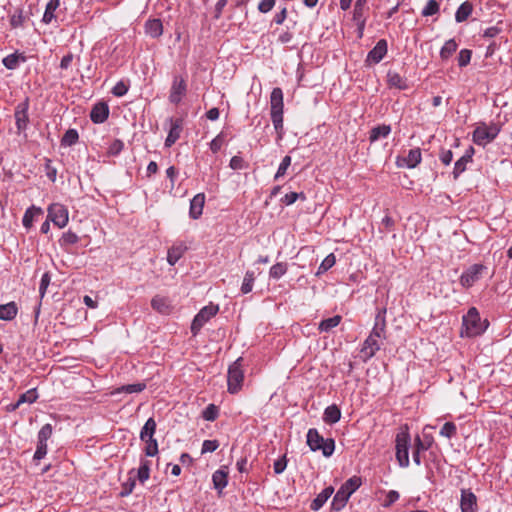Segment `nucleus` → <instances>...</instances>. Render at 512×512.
<instances>
[{
  "label": "nucleus",
  "instance_id": "obj_19",
  "mask_svg": "<svg viewBox=\"0 0 512 512\" xmlns=\"http://www.w3.org/2000/svg\"><path fill=\"white\" fill-rule=\"evenodd\" d=\"M366 3L367 0H356L354 6L353 20L356 22L360 32H362L365 26L364 7Z\"/></svg>",
  "mask_w": 512,
  "mask_h": 512
},
{
  "label": "nucleus",
  "instance_id": "obj_17",
  "mask_svg": "<svg viewBox=\"0 0 512 512\" xmlns=\"http://www.w3.org/2000/svg\"><path fill=\"white\" fill-rule=\"evenodd\" d=\"M205 204V195L204 193L196 194L190 202L189 215L193 219H198L203 212Z\"/></svg>",
  "mask_w": 512,
  "mask_h": 512
},
{
  "label": "nucleus",
  "instance_id": "obj_45",
  "mask_svg": "<svg viewBox=\"0 0 512 512\" xmlns=\"http://www.w3.org/2000/svg\"><path fill=\"white\" fill-rule=\"evenodd\" d=\"M254 280H255L254 272L253 271H247L245 273V276H244V279H243V283H242V286H241V292L243 294H247V293L252 291Z\"/></svg>",
  "mask_w": 512,
  "mask_h": 512
},
{
  "label": "nucleus",
  "instance_id": "obj_43",
  "mask_svg": "<svg viewBox=\"0 0 512 512\" xmlns=\"http://www.w3.org/2000/svg\"><path fill=\"white\" fill-rule=\"evenodd\" d=\"M219 416V408L215 404H209L202 411V418L206 421H215Z\"/></svg>",
  "mask_w": 512,
  "mask_h": 512
},
{
  "label": "nucleus",
  "instance_id": "obj_64",
  "mask_svg": "<svg viewBox=\"0 0 512 512\" xmlns=\"http://www.w3.org/2000/svg\"><path fill=\"white\" fill-rule=\"evenodd\" d=\"M287 466L286 457L283 456L274 462L273 468L276 474H281Z\"/></svg>",
  "mask_w": 512,
  "mask_h": 512
},
{
  "label": "nucleus",
  "instance_id": "obj_6",
  "mask_svg": "<svg viewBox=\"0 0 512 512\" xmlns=\"http://www.w3.org/2000/svg\"><path fill=\"white\" fill-rule=\"evenodd\" d=\"M219 311L218 305H207L203 307L194 317L191 324V332L196 335L201 328Z\"/></svg>",
  "mask_w": 512,
  "mask_h": 512
},
{
  "label": "nucleus",
  "instance_id": "obj_52",
  "mask_svg": "<svg viewBox=\"0 0 512 512\" xmlns=\"http://www.w3.org/2000/svg\"><path fill=\"white\" fill-rule=\"evenodd\" d=\"M52 431H53V428H52L51 424H45L44 426H42V428L38 432V437H37L38 441L47 443V440L52 435Z\"/></svg>",
  "mask_w": 512,
  "mask_h": 512
},
{
  "label": "nucleus",
  "instance_id": "obj_59",
  "mask_svg": "<svg viewBox=\"0 0 512 512\" xmlns=\"http://www.w3.org/2000/svg\"><path fill=\"white\" fill-rule=\"evenodd\" d=\"M219 447V442L217 440H204L202 444L201 453L205 454L208 452H214Z\"/></svg>",
  "mask_w": 512,
  "mask_h": 512
},
{
  "label": "nucleus",
  "instance_id": "obj_58",
  "mask_svg": "<svg viewBox=\"0 0 512 512\" xmlns=\"http://www.w3.org/2000/svg\"><path fill=\"white\" fill-rule=\"evenodd\" d=\"M50 281H51L50 274L48 272H45L41 277L40 286H39V293H40L41 298L44 297L46 290L50 284Z\"/></svg>",
  "mask_w": 512,
  "mask_h": 512
},
{
  "label": "nucleus",
  "instance_id": "obj_23",
  "mask_svg": "<svg viewBox=\"0 0 512 512\" xmlns=\"http://www.w3.org/2000/svg\"><path fill=\"white\" fill-rule=\"evenodd\" d=\"M243 378H244L243 371H242L238 361H236L234 364H232L229 367L228 384H241L243 381Z\"/></svg>",
  "mask_w": 512,
  "mask_h": 512
},
{
  "label": "nucleus",
  "instance_id": "obj_10",
  "mask_svg": "<svg viewBox=\"0 0 512 512\" xmlns=\"http://www.w3.org/2000/svg\"><path fill=\"white\" fill-rule=\"evenodd\" d=\"M460 509L461 512H477V497L470 489H461Z\"/></svg>",
  "mask_w": 512,
  "mask_h": 512
},
{
  "label": "nucleus",
  "instance_id": "obj_15",
  "mask_svg": "<svg viewBox=\"0 0 512 512\" xmlns=\"http://www.w3.org/2000/svg\"><path fill=\"white\" fill-rule=\"evenodd\" d=\"M385 314L386 309H381L378 311L375 317V324L374 327L369 335L375 337L384 339L385 338V328H386V321H385Z\"/></svg>",
  "mask_w": 512,
  "mask_h": 512
},
{
  "label": "nucleus",
  "instance_id": "obj_31",
  "mask_svg": "<svg viewBox=\"0 0 512 512\" xmlns=\"http://www.w3.org/2000/svg\"><path fill=\"white\" fill-rule=\"evenodd\" d=\"M473 11L472 4L468 1L463 2L457 9L455 13V20L458 23L464 22L468 19Z\"/></svg>",
  "mask_w": 512,
  "mask_h": 512
},
{
  "label": "nucleus",
  "instance_id": "obj_48",
  "mask_svg": "<svg viewBox=\"0 0 512 512\" xmlns=\"http://www.w3.org/2000/svg\"><path fill=\"white\" fill-rule=\"evenodd\" d=\"M78 240H79V237L76 233L67 231L62 235L59 242H60L61 246H66V245L76 244L78 242Z\"/></svg>",
  "mask_w": 512,
  "mask_h": 512
},
{
  "label": "nucleus",
  "instance_id": "obj_12",
  "mask_svg": "<svg viewBox=\"0 0 512 512\" xmlns=\"http://www.w3.org/2000/svg\"><path fill=\"white\" fill-rule=\"evenodd\" d=\"M381 340L379 338H375L371 335L367 337V339L364 341L361 354L364 359H370L372 358L377 351L381 348Z\"/></svg>",
  "mask_w": 512,
  "mask_h": 512
},
{
  "label": "nucleus",
  "instance_id": "obj_61",
  "mask_svg": "<svg viewBox=\"0 0 512 512\" xmlns=\"http://www.w3.org/2000/svg\"><path fill=\"white\" fill-rule=\"evenodd\" d=\"M47 454V443L37 442V448L34 453V460H41Z\"/></svg>",
  "mask_w": 512,
  "mask_h": 512
},
{
  "label": "nucleus",
  "instance_id": "obj_49",
  "mask_svg": "<svg viewBox=\"0 0 512 512\" xmlns=\"http://www.w3.org/2000/svg\"><path fill=\"white\" fill-rule=\"evenodd\" d=\"M146 443L144 452L146 456L153 457L158 453V443L155 438L144 441Z\"/></svg>",
  "mask_w": 512,
  "mask_h": 512
},
{
  "label": "nucleus",
  "instance_id": "obj_54",
  "mask_svg": "<svg viewBox=\"0 0 512 512\" xmlns=\"http://www.w3.org/2000/svg\"><path fill=\"white\" fill-rule=\"evenodd\" d=\"M145 386H120L119 388L115 389L114 391L110 392L111 395L118 394V393H139L141 392Z\"/></svg>",
  "mask_w": 512,
  "mask_h": 512
},
{
  "label": "nucleus",
  "instance_id": "obj_2",
  "mask_svg": "<svg viewBox=\"0 0 512 512\" xmlns=\"http://www.w3.org/2000/svg\"><path fill=\"white\" fill-rule=\"evenodd\" d=\"M361 478L353 476L349 478L336 492L332 500V509L340 511L345 507L350 496L360 487Z\"/></svg>",
  "mask_w": 512,
  "mask_h": 512
},
{
  "label": "nucleus",
  "instance_id": "obj_60",
  "mask_svg": "<svg viewBox=\"0 0 512 512\" xmlns=\"http://www.w3.org/2000/svg\"><path fill=\"white\" fill-rule=\"evenodd\" d=\"M224 143L223 133L218 134L211 142L210 149L213 153H217Z\"/></svg>",
  "mask_w": 512,
  "mask_h": 512
},
{
  "label": "nucleus",
  "instance_id": "obj_13",
  "mask_svg": "<svg viewBox=\"0 0 512 512\" xmlns=\"http://www.w3.org/2000/svg\"><path fill=\"white\" fill-rule=\"evenodd\" d=\"M28 100L17 105L15 109V122L16 127L19 131H23L27 127L28 123Z\"/></svg>",
  "mask_w": 512,
  "mask_h": 512
},
{
  "label": "nucleus",
  "instance_id": "obj_34",
  "mask_svg": "<svg viewBox=\"0 0 512 512\" xmlns=\"http://www.w3.org/2000/svg\"><path fill=\"white\" fill-rule=\"evenodd\" d=\"M60 0H49L46 5L45 12L42 18V21L45 24L51 23V21L55 18L54 12L59 7Z\"/></svg>",
  "mask_w": 512,
  "mask_h": 512
},
{
  "label": "nucleus",
  "instance_id": "obj_4",
  "mask_svg": "<svg viewBox=\"0 0 512 512\" xmlns=\"http://www.w3.org/2000/svg\"><path fill=\"white\" fill-rule=\"evenodd\" d=\"M307 445L312 451L321 450L325 457H330L335 450L334 439H324L315 428H311L307 432Z\"/></svg>",
  "mask_w": 512,
  "mask_h": 512
},
{
  "label": "nucleus",
  "instance_id": "obj_8",
  "mask_svg": "<svg viewBox=\"0 0 512 512\" xmlns=\"http://www.w3.org/2000/svg\"><path fill=\"white\" fill-rule=\"evenodd\" d=\"M48 219L59 228L67 225L69 220V213L67 208L60 203H53L48 207Z\"/></svg>",
  "mask_w": 512,
  "mask_h": 512
},
{
  "label": "nucleus",
  "instance_id": "obj_7",
  "mask_svg": "<svg viewBox=\"0 0 512 512\" xmlns=\"http://www.w3.org/2000/svg\"><path fill=\"white\" fill-rule=\"evenodd\" d=\"M499 131L500 129L496 125L478 126L473 132V141L477 145L485 146L496 138Z\"/></svg>",
  "mask_w": 512,
  "mask_h": 512
},
{
  "label": "nucleus",
  "instance_id": "obj_35",
  "mask_svg": "<svg viewBox=\"0 0 512 512\" xmlns=\"http://www.w3.org/2000/svg\"><path fill=\"white\" fill-rule=\"evenodd\" d=\"M128 475V480L122 484V490L120 492L121 497H127L135 488L136 476L134 475V469L130 470Z\"/></svg>",
  "mask_w": 512,
  "mask_h": 512
},
{
  "label": "nucleus",
  "instance_id": "obj_32",
  "mask_svg": "<svg viewBox=\"0 0 512 512\" xmlns=\"http://www.w3.org/2000/svg\"><path fill=\"white\" fill-rule=\"evenodd\" d=\"M26 58L22 54L13 53L9 54L3 59V65L10 70L16 69L20 62H25Z\"/></svg>",
  "mask_w": 512,
  "mask_h": 512
},
{
  "label": "nucleus",
  "instance_id": "obj_46",
  "mask_svg": "<svg viewBox=\"0 0 512 512\" xmlns=\"http://www.w3.org/2000/svg\"><path fill=\"white\" fill-rule=\"evenodd\" d=\"M38 398V394H37V391H36V388H33V389H30L28 390L27 392L23 393L20 395L19 399H18V404H23V403H34Z\"/></svg>",
  "mask_w": 512,
  "mask_h": 512
},
{
  "label": "nucleus",
  "instance_id": "obj_25",
  "mask_svg": "<svg viewBox=\"0 0 512 512\" xmlns=\"http://www.w3.org/2000/svg\"><path fill=\"white\" fill-rule=\"evenodd\" d=\"M421 150L420 148H414L409 150L406 157L402 159L407 168H415L421 162Z\"/></svg>",
  "mask_w": 512,
  "mask_h": 512
},
{
  "label": "nucleus",
  "instance_id": "obj_16",
  "mask_svg": "<svg viewBox=\"0 0 512 512\" xmlns=\"http://www.w3.org/2000/svg\"><path fill=\"white\" fill-rule=\"evenodd\" d=\"M109 116V107L104 102L95 104L90 112V118L93 123H103Z\"/></svg>",
  "mask_w": 512,
  "mask_h": 512
},
{
  "label": "nucleus",
  "instance_id": "obj_11",
  "mask_svg": "<svg viewBox=\"0 0 512 512\" xmlns=\"http://www.w3.org/2000/svg\"><path fill=\"white\" fill-rule=\"evenodd\" d=\"M387 53V42L384 39L379 40L374 48L369 51L366 57L367 64L379 63Z\"/></svg>",
  "mask_w": 512,
  "mask_h": 512
},
{
  "label": "nucleus",
  "instance_id": "obj_5",
  "mask_svg": "<svg viewBox=\"0 0 512 512\" xmlns=\"http://www.w3.org/2000/svg\"><path fill=\"white\" fill-rule=\"evenodd\" d=\"M410 434L407 430L401 431L396 435L395 448L396 459L399 465L403 468L409 466V447H410Z\"/></svg>",
  "mask_w": 512,
  "mask_h": 512
},
{
  "label": "nucleus",
  "instance_id": "obj_1",
  "mask_svg": "<svg viewBox=\"0 0 512 512\" xmlns=\"http://www.w3.org/2000/svg\"><path fill=\"white\" fill-rule=\"evenodd\" d=\"M488 320H482L475 307H471L462 317L461 337H476L483 334L488 328Z\"/></svg>",
  "mask_w": 512,
  "mask_h": 512
},
{
  "label": "nucleus",
  "instance_id": "obj_18",
  "mask_svg": "<svg viewBox=\"0 0 512 512\" xmlns=\"http://www.w3.org/2000/svg\"><path fill=\"white\" fill-rule=\"evenodd\" d=\"M152 308L158 313L168 315L172 311L171 301L164 296L156 295L151 301Z\"/></svg>",
  "mask_w": 512,
  "mask_h": 512
},
{
  "label": "nucleus",
  "instance_id": "obj_14",
  "mask_svg": "<svg viewBox=\"0 0 512 512\" xmlns=\"http://www.w3.org/2000/svg\"><path fill=\"white\" fill-rule=\"evenodd\" d=\"M185 93L186 83L184 79L175 77L171 87L169 100L174 104H178L181 101L182 97L185 95Z\"/></svg>",
  "mask_w": 512,
  "mask_h": 512
},
{
  "label": "nucleus",
  "instance_id": "obj_36",
  "mask_svg": "<svg viewBox=\"0 0 512 512\" xmlns=\"http://www.w3.org/2000/svg\"><path fill=\"white\" fill-rule=\"evenodd\" d=\"M458 44L454 39H449L444 43L440 50V57L442 60L449 59L452 54L457 50Z\"/></svg>",
  "mask_w": 512,
  "mask_h": 512
},
{
  "label": "nucleus",
  "instance_id": "obj_37",
  "mask_svg": "<svg viewBox=\"0 0 512 512\" xmlns=\"http://www.w3.org/2000/svg\"><path fill=\"white\" fill-rule=\"evenodd\" d=\"M472 160V156L469 153L463 155L460 159L455 162L453 175L454 178H458L461 173L466 170V165Z\"/></svg>",
  "mask_w": 512,
  "mask_h": 512
},
{
  "label": "nucleus",
  "instance_id": "obj_28",
  "mask_svg": "<svg viewBox=\"0 0 512 512\" xmlns=\"http://www.w3.org/2000/svg\"><path fill=\"white\" fill-rule=\"evenodd\" d=\"M340 418H341V411L337 405L333 404V405L328 406L325 409L324 415H323V420L325 423L334 424V423L338 422L340 420Z\"/></svg>",
  "mask_w": 512,
  "mask_h": 512
},
{
  "label": "nucleus",
  "instance_id": "obj_51",
  "mask_svg": "<svg viewBox=\"0 0 512 512\" xmlns=\"http://www.w3.org/2000/svg\"><path fill=\"white\" fill-rule=\"evenodd\" d=\"M290 165H291V157L287 155L282 159V161L278 167V170L274 176L275 180L283 177L286 174L287 169L289 168Z\"/></svg>",
  "mask_w": 512,
  "mask_h": 512
},
{
  "label": "nucleus",
  "instance_id": "obj_41",
  "mask_svg": "<svg viewBox=\"0 0 512 512\" xmlns=\"http://www.w3.org/2000/svg\"><path fill=\"white\" fill-rule=\"evenodd\" d=\"M287 264L284 262H278L274 264L269 271V277L274 280L280 279L287 272Z\"/></svg>",
  "mask_w": 512,
  "mask_h": 512
},
{
  "label": "nucleus",
  "instance_id": "obj_33",
  "mask_svg": "<svg viewBox=\"0 0 512 512\" xmlns=\"http://www.w3.org/2000/svg\"><path fill=\"white\" fill-rule=\"evenodd\" d=\"M391 132V127L389 125H379L372 128L369 136V140L371 142H375L380 138H386Z\"/></svg>",
  "mask_w": 512,
  "mask_h": 512
},
{
  "label": "nucleus",
  "instance_id": "obj_56",
  "mask_svg": "<svg viewBox=\"0 0 512 512\" xmlns=\"http://www.w3.org/2000/svg\"><path fill=\"white\" fill-rule=\"evenodd\" d=\"M301 198L302 200H305V195L304 193H297V192H290V193H287L283 198H282V202L285 204V205H292L293 203H295L297 201V199Z\"/></svg>",
  "mask_w": 512,
  "mask_h": 512
},
{
  "label": "nucleus",
  "instance_id": "obj_24",
  "mask_svg": "<svg viewBox=\"0 0 512 512\" xmlns=\"http://www.w3.org/2000/svg\"><path fill=\"white\" fill-rule=\"evenodd\" d=\"M214 488L222 491L228 484V472L224 469L216 470L212 475Z\"/></svg>",
  "mask_w": 512,
  "mask_h": 512
},
{
  "label": "nucleus",
  "instance_id": "obj_21",
  "mask_svg": "<svg viewBox=\"0 0 512 512\" xmlns=\"http://www.w3.org/2000/svg\"><path fill=\"white\" fill-rule=\"evenodd\" d=\"M333 492H334L333 487L330 486V487L325 488L311 502V505H310L311 510L318 511L320 508H322L323 505L326 503V501L331 497Z\"/></svg>",
  "mask_w": 512,
  "mask_h": 512
},
{
  "label": "nucleus",
  "instance_id": "obj_47",
  "mask_svg": "<svg viewBox=\"0 0 512 512\" xmlns=\"http://www.w3.org/2000/svg\"><path fill=\"white\" fill-rule=\"evenodd\" d=\"M439 9V3L436 0H429L422 10V15L425 17L435 15Z\"/></svg>",
  "mask_w": 512,
  "mask_h": 512
},
{
  "label": "nucleus",
  "instance_id": "obj_53",
  "mask_svg": "<svg viewBox=\"0 0 512 512\" xmlns=\"http://www.w3.org/2000/svg\"><path fill=\"white\" fill-rule=\"evenodd\" d=\"M24 23L23 12L20 9H17L14 14L10 16V25L13 28L21 27Z\"/></svg>",
  "mask_w": 512,
  "mask_h": 512
},
{
  "label": "nucleus",
  "instance_id": "obj_42",
  "mask_svg": "<svg viewBox=\"0 0 512 512\" xmlns=\"http://www.w3.org/2000/svg\"><path fill=\"white\" fill-rule=\"evenodd\" d=\"M387 77H388V83L390 86L396 87L399 89L406 88L405 81L403 80V78L400 76L399 73L389 71L387 74Z\"/></svg>",
  "mask_w": 512,
  "mask_h": 512
},
{
  "label": "nucleus",
  "instance_id": "obj_38",
  "mask_svg": "<svg viewBox=\"0 0 512 512\" xmlns=\"http://www.w3.org/2000/svg\"><path fill=\"white\" fill-rule=\"evenodd\" d=\"M134 475L141 482L144 483L150 476V462L148 460H141L140 467Z\"/></svg>",
  "mask_w": 512,
  "mask_h": 512
},
{
  "label": "nucleus",
  "instance_id": "obj_30",
  "mask_svg": "<svg viewBox=\"0 0 512 512\" xmlns=\"http://www.w3.org/2000/svg\"><path fill=\"white\" fill-rule=\"evenodd\" d=\"M156 422L155 420L150 417L144 424V426L142 427L141 431H140V439L142 441H145V440H148V439H151V438H154V434H155V431H156Z\"/></svg>",
  "mask_w": 512,
  "mask_h": 512
},
{
  "label": "nucleus",
  "instance_id": "obj_62",
  "mask_svg": "<svg viewBox=\"0 0 512 512\" xmlns=\"http://www.w3.org/2000/svg\"><path fill=\"white\" fill-rule=\"evenodd\" d=\"M128 91V86L123 82L119 81L116 83V85L112 89L113 95L117 97L124 96Z\"/></svg>",
  "mask_w": 512,
  "mask_h": 512
},
{
  "label": "nucleus",
  "instance_id": "obj_26",
  "mask_svg": "<svg viewBox=\"0 0 512 512\" xmlns=\"http://www.w3.org/2000/svg\"><path fill=\"white\" fill-rule=\"evenodd\" d=\"M18 309L15 302L0 305V320L10 321L17 315Z\"/></svg>",
  "mask_w": 512,
  "mask_h": 512
},
{
  "label": "nucleus",
  "instance_id": "obj_29",
  "mask_svg": "<svg viewBox=\"0 0 512 512\" xmlns=\"http://www.w3.org/2000/svg\"><path fill=\"white\" fill-rule=\"evenodd\" d=\"M186 250V247L182 244L180 245H174L171 248H169L167 253V261L170 265H175L178 260L183 256L184 252Z\"/></svg>",
  "mask_w": 512,
  "mask_h": 512
},
{
  "label": "nucleus",
  "instance_id": "obj_44",
  "mask_svg": "<svg viewBox=\"0 0 512 512\" xmlns=\"http://www.w3.org/2000/svg\"><path fill=\"white\" fill-rule=\"evenodd\" d=\"M79 135L75 129H68L62 137V146H72L78 141Z\"/></svg>",
  "mask_w": 512,
  "mask_h": 512
},
{
  "label": "nucleus",
  "instance_id": "obj_40",
  "mask_svg": "<svg viewBox=\"0 0 512 512\" xmlns=\"http://www.w3.org/2000/svg\"><path fill=\"white\" fill-rule=\"evenodd\" d=\"M335 263H336V257L333 253H330L323 259V261L319 265L318 270L315 275L316 276L322 275L323 273L327 272L330 268H332L335 265Z\"/></svg>",
  "mask_w": 512,
  "mask_h": 512
},
{
  "label": "nucleus",
  "instance_id": "obj_55",
  "mask_svg": "<svg viewBox=\"0 0 512 512\" xmlns=\"http://www.w3.org/2000/svg\"><path fill=\"white\" fill-rule=\"evenodd\" d=\"M400 495L395 490H390L386 493L385 500L382 503V506L388 508L392 506L396 501H398Z\"/></svg>",
  "mask_w": 512,
  "mask_h": 512
},
{
  "label": "nucleus",
  "instance_id": "obj_22",
  "mask_svg": "<svg viewBox=\"0 0 512 512\" xmlns=\"http://www.w3.org/2000/svg\"><path fill=\"white\" fill-rule=\"evenodd\" d=\"M146 33L152 38H158L163 34V25L160 19H150L145 24Z\"/></svg>",
  "mask_w": 512,
  "mask_h": 512
},
{
  "label": "nucleus",
  "instance_id": "obj_3",
  "mask_svg": "<svg viewBox=\"0 0 512 512\" xmlns=\"http://www.w3.org/2000/svg\"><path fill=\"white\" fill-rule=\"evenodd\" d=\"M283 108V91L281 88L275 87L270 95V115L277 132H281L283 129Z\"/></svg>",
  "mask_w": 512,
  "mask_h": 512
},
{
  "label": "nucleus",
  "instance_id": "obj_9",
  "mask_svg": "<svg viewBox=\"0 0 512 512\" xmlns=\"http://www.w3.org/2000/svg\"><path fill=\"white\" fill-rule=\"evenodd\" d=\"M485 270L486 266L483 264H474L470 266L460 276V284L465 288L473 286L474 283L481 278V275Z\"/></svg>",
  "mask_w": 512,
  "mask_h": 512
},
{
  "label": "nucleus",
  "instance_id": "obj_50",
  "mask_svg": "<svg viewBox=\"0 0 512 512\" xmlns=\"http://www.w3.org/2000/svg\"><path fill=\"white\" fill-rule=\"evenodd\" d=\"M456 431L457 428L453 422H446L440 430V435L450 439L456 435Z\"/></svg>",
  "mask_w": 512,
  "mask_h": 512
},
{
  "label": "nucleus",
  "instance_id": "obj_20",
  "mask_svg": "<svg viewBox=\"0 0 512 512\" xmlns=\"http://www.w3.org/2000/svg\"><path fill=\"white\" fill-rule=\"evenodd\" d=\"M181 131V121L179 119L171 121V127L165 139V146L171 147L180 138Z\"/></svg>",
  "mask_w": 512,
  "mask_h": 512
},
{
  "label": "nucleus",
  "instance_id": "obj_63",
  "mask_svg": "<svg viewBox=\"0 0 512 512\" xmlns=\"http://www.w3.org/2000/svg\"><path fill=\"white\" fill-rule=\"evenodd\" d=\"M123 147H124V143L121 140L116 139L109 146L108 152L111 155H117L122 151Z\"/></svg>",
  "mask_w": 512,
  "mask_h": 512
},
{
  "label": "nucleus",
  "instance_id": "obj_27",
  "mask_svg": "<svg viewBox=\"0 0 512 512\" xmlns=\"http://www.w3.org/2000/svg\"><path fill=\"white\" fill-rule=\"evenodd\" d=\"M41 214H43V210L40 207L32 205L24 213L22 219L23 226L27 229L31 228L33 225L34 218Z\"/></svg>",
  "mask_w": 512,
  "mask_h": 512
},
{
  "label": "nucleus",
  "instance_id": "obj_39",
  "mask_svg": "<svg viewBox=\"0 0 512 512\" xmlns=\"http://www.w3.org/2000/svg\"><path fill=\"white\" fill-rule=\"evenodd\" d=\"M341 319L342 318L340 315H335L333 317L324 319L319 324V330L321 332H328L331 329H333L334 327L338 326L341 322Z\"/></svg>",
  "mask_w": 512,
  "mask_h": 512
},
{
  "label": "nucleus",
  "instance_id": "obj_57",
  "mask_svg": "<svg viewBox=\"0 0 512 512\" xmlns=\"http://www.w3.org/2000/svg\"><path fill=\"white\" fill-rule=\"evenodd\" d=\"M471 56H472V52H471V50H468V49H462V50L459 52V55H458V65H459L460 67H465V66H467V65L470 63Z\"/></svg>",
  "mask_w": 512,
  "mask_h": 512
}]
</instances>
